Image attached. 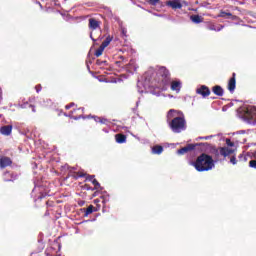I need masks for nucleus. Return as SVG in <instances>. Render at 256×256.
I'll use <instances>...</instances> for the list:
<instances>
[{
    "mask_svg": "<svg viewBox=\"0 0 256 256\" xmlns=\"http://www.w3.org/2000/svg\"><path fill=\"white\" fill-rule=\"evenodd\" d=\"M148 2L150 3V5H157V3H159V0H148Z\"/></svg>",
    "mask_w": 256,
    "mask_h": 256,
    "instance_id": "obj_24",
    "label": "nucleus"
},
{
    "mask_svg": "<svg viewBox=\"0 0 256 256\" xmlns=\"http://www.w3.org/2000/svg\"><path fill=\"white\" fill-rule=\"evenodd\" d=\"M226 145L225 147H220L218 149V153L222 155V157H229V155H234L235 148L233 142H231L230 139H226Z\"/></svg>",
    "mask_w": 256,
    "mask_h": 256,
    "instance_id": "obj_3",
    "label": "nucleus"
},
{
    "mask_svg": "<svg viewBox=\"0 0 256 256\" xmlns=\"http://www.w3.org/2000/svg\"><path fill=\"white\" fill-rule=\"evenodd\" d=\"M209 138H210L209 136L205 137V139H209Z\"/></svg>",
    "mask_w": 256,
    "mask_h": 256,
    "instance_id": "obj_32",
    "label": "nucleus"
},
{
    "mask_svg": "<svg viewBox=\"0 0 256 256\" xmlns=\"http://www.w3.org/2000/svg\"><path fill=\"white\" fill-rule=\"evenodd\" d=\"M191 21H193V23H201L202 19L199 15H194L191 16Z\"/></svg>",
    "mask_w": 256,
    "mask_h": 256,
    "instance_id": "obj_18",
    "label": "nucleus"
},
{
    "mask_svg": "<svg viewBox=\"0 0 256 256\" xmlns=\"http://www.w3.org/2000/svg\"><path fill=\"white\" fill-rule=\"evenodd\" d=\"M89 27L92 30V32L90 33V37H91L92 41H95V38H93V32L98 30V33H101V29L99 28V21H97L95 19H90Z\"/></svg>",
    "mask_w": 256,
    "mask_h": 256,
    "instance_id": "obj_4",
    "label": "nucleus"
},
{
    "mask_svg": "<svg viewBox=\"0 0 256 256\" xmlns=\"http://www.w3.org/2000/svg\"><path fill=\"white\" fill-rule=\"evenodd\" d=\"M254 159H256V152L254 153Z\"/></svg>",
    "mask_w": 256,
    "mask_h": 256,
    "instance_id": "obj_30",
    "label": "nucleus"
},
{
    "mask_svg": "<svg viewBox=\"0 0 256 256\" xmlns=\"http://www.w3.org/2000/svg\"><path fill=\"white\" fill-rule=\"evenodd\" d=\"M152 153H154V155H161V153H163V147L162 146H154L152 148Z\"/></svg>",
    "mask_w": 256,
    "mask_h": 256,
    "instance_id": "obj_14",
    "label": "nucleus"
},
{
    "mask_svg": "<svg viewBox=\"0 0 256 256\" xmlns=\"http://www.w3.org/2000/svg\"><path fill=\"white\" fill-rule=\"evenodd\" d=\"M228 157H230V163L232 165H237V158L233 154L229 155Z\"/></svg>",
    "mask_w": 256,
    "mask_h": 256,
    "instance_id": "obj_19",
    "label": "nucleus"
},
{
    "mask_svg": "<svg viewBox=\"0 0 256 256\" xmlns=\"http://www.w3.org/2000/svg\"><path fill=\"white\" fill-rule=\"evenodd\" d=\"M196 93L202 95V97H209V95H211V90H209L207 86H201L200 88H197Z\"/></svg>",
    "mask_w": 256,
    "mask_h": 256,
    "instance_id": "obj_7",
    "label": "nucleus"
},
{
    "mask_svg": "<svg viewBox=\"0 0 256 256\" xmlns=\"http://www.w3.org/2000/svg\"><path fill=\"white\" fill-rule=\"evenodd\" d=\"M249 167H252V169H256V159L255 160H251L249 162Z\"/></svg>",
    "mask_w": 256,
    "mask_h": 256,
    "instance_id": "obj_23",
    "label": "nucleus"
},
{
    "mask_svg": "<svg viewBox=\"0 0 256 256\" xmlns=\"http://www.w3.org/2000/svg\"><path fill=\"white\" fill-rule=\"evenodd\" d=\"M167 119L173 133H181V131H185V118L181 112L172 109L168 112Z\"/></svg>",
    "mask_w": 256,
    "mask_h": 256,
    "instance_id": "obj_1",
    "label": "nucleus"
},
{
    "mask_svg": "<svg viewBox=\"0 0 256 256\" xmlns=\"http://www.w3.org/2000/svg\"><path fill=\"white\" fill-rule=\"evenodd\" d=\"M212 91L214 95H218L219 97H222L223 95V88H221V86H214Z\"/></svg>",
    "mask_w": 256,
    "mask_h": 256,
    "instance_id": "obj_12",
    "label": "nucleus"
},
{
    "mask_svg": "<svg viewBox=\"0 0 256 256\" xmlns=\"http://www.w3.org/2000/svg\"><path fill=\"white\" fill-rule=\"evenodd\" d=\"M13 131V127L11 125L3 126L0 128L1 135H9Z\"/></svg>",
    "mask_w": 256,
    "mask_h": 256,
    "instance_id": "obj_10",
    "label": "nucleus"
},
{
    "mask_svg": "<svg viewBox=\"0 0 256 256\" xmlns=\"http://www.w3.org/2000/svg\"><path fill=\"white\" fill-rule=\"evenodd\" d=\"M73 105H75V104L72 103L71 105H66V109H71V107H73Z\"/></svg>",
    "mask_w": 256,
    "mask_h": 256,
    "instance_id": "obj_26",
    "label": "nucleus"
},
{
    "mask_svg": "<svg viewBox=\"0 0 256 256\" xmlns=\"http://www.w3.org/2000/svg\"><path fill=\"white\" fill-rule=\"evenodd\" d=\"M191 165L195 167L196 171H211L215 167V162L213 158L207 154L200 155L195 162H192Z\"/></svg>",
    "mask_w": 256,
    "mask_h": 256,
    "instance_id": "obj_2",
    "label": "nucleus"
},
{
    "mask_svg": "<svg viewBox=\"0 0 256 256\" xmlns=\"http://www.w3.org/2000/svg\"><path fill=\"white\" fill-rule=\"evenodd\" d=\"M21 107L25 108V107H27V106H26V105H22Z\"/></svg>",
    "mask_w": 256,
    "mask_h": 256,
    "instance_id": "obj_31",
    "label": "nucleus"
},
{
    "mask_svg": "<svg viewBox=\"0 0 256 256\" xmlns=\"http://www.w3.org/2000/svg\"><path fill=\"white\" fill-rule=\"evenodd\" d=\"M183 4L187 5V3L181 2V0H170L166 3V5H168V7H171L172 9H181V7H183Z\"/></svg>",
    "mask_w": 256,
    "mask_h": 256,
    "instance_id": "obj_5",
    "label": "nucleus"
},
{
    "mask_svg": "<svg viewBox=\"0 0 256 256\" xmlns=\"http://www.w3.org/2000/svg\"><path fill=\"white\" fill-rule=\"evenodd\" d=\"M171 91H175L179 93L181 91V82L180 81H173L170 86Z\"/></svg>",
    "mask_w": 256,
    "mask_h": 256,
    "instance_id": "obj_9",
    "label": "nucleus"
},
{
    "mask_svg": "<svg viewBox=\"0 0 256 256\" xmlns=\"http://www.w3.org/2000/svg\"><path fill=\"white\" fill-rule=\"evenodd\" d=\"M235 87H236V80H235V73H233V77L230 78L228 82V91H230V93H233V91H235Z\"/></svg>",
    "mask_w": 256,
    "mask_h": 256,
    "instance_id": "obj_8",
    "label": "nucleus"
},
{
    "mask_svg": "<svg viewBox=\"0 0 256 256\" xmlns=\"http://www.w3.org/2000/svg\"><path fill=\"white\" fill-rule=\"evenodd\" d=\"M113 39L110 37V36H108L106 39H105V41L101 44L104 48H106V47H109V44L111 43V41H112Z\"/></svg>",
    "mask_w": 256,
    "mask_h": 256,
    "instance_id": "obj_17",
    "label": "nucleus"
},
{
    "mask_svg": "<svg viewBox=\"0 0 256 256\" xmlns=\"http://www.w3.org/2000/svg\"><path fill=\"white\" fill-rule=\"evenodd\" d=\"M116 143H125L127 141V137L123 134H117L115 136Z\"/></svg>",
    "mask_w": 256,
    "mask_h": 256,
    "instance_id": "obj_13",
    "label": "nucleus"
},
{
    "mask_svg": "<svg viewBox=\"0 0 256 256\" xmlns=\"http://www.w3.org/2000/svg\"><path fill=\"white\" fill-rule=\"evenodd\" d=\"M159 88H160L162 91H165V89H167V86H159Z\"/></svg>",
    "mask_w": 256,
    "mask_h": 256,
    "instance_id": "obj_25",
    "label": "nucleus"
},
{
    "mask_svg": "<svg viewBox=\"0 0 256 256\" xmlns=\"http://www.w3.org/2000/svg\"><path fill=\"white\" fill-rule=\"evenodd\" d=\"M32 111L35 112V108H33Z\"/></svg>",
    "mask_w": 256,
    "mask_h": 256,
    "instance_id": "obj_33",
    "label": "nucleus"
},
{
    "mask_svg": "<svg viewBox=\"0 0 256 256\" xmlns=\"http://www.w3.org/2000/svg\"><path fill=\"white\" fill-rule=\"evenodd\" d=\"M105 51V48L101 45L95 52L96 57H101L103 55V52Z\"/></svg>",
    "mask_w": 256,
    "mask_h": 256,
    "instance_id": "obj_16",
    "label": "nucleus"
},
{
    "mask_svg": "<svg viewBox=\"0 0 256 256\" xmlns=\"http://www.w3.org/2000/svg\"><path fill=\"white\" fill-rule=\"evenodd\" d=\"M193 149L191 146H186L184 148H181L180 150L177 151L178 155H185V153L191 151Z\"/></svg>",
    "mask_w": 256,
    "mask_h": 256,
    "instance_id": "obj_15",
    "label": "nucleus"
},
{
    "mask_svg": "<svg viewBox=\"0 0 256 256\" xmlns=\"http://www.w3.org/2000/svg\"><path fill=\"white\" fill-rule=\"evenodd\" d=\"M158 75H161L163 77L162 83L163 85L167 84V77H169V71L165 67H160L158 70Z\"/></svg>",
    "mask_w": 256,
    "mask_h": 256,
    "instance_id": "obj_6",
    "label": "nucleus"
},
{
    "mask_svg": "<svg viewBox=\"0 0 256 256\" xmlns=\"http://www.w3.org/2000/svg\"><path fill=\"white\" fill-rule=\"evenodd\" d=\"M91 213H93V205H90L85 212V216L87 217V215H91Z\"/></svg>",
    "mask_w": 256,
    "mask_h": 256,
    "instance_id": "obj_21",
    "label": "nucleus"
},
{
    "mask_svg": "<svg viewBox=\"0 0 256 256\" xmlns=\"http://www.w3.org/2000/svg\"><path fill=\"white\" fill-rule=\"evenodd\" d=\"M88 180L91 181L96 187H99V182L94 179L93 176H90Z\"/></svg>",
    "mask_w": 256,
    "mask_h": 256,
    "instance_id": "obj_22",
    "label": "nucleus"
},
{
    "mask_svg": "<svg viewBox=\"0 0 256 256\" xmlns=\"http://www.w3.org/2000/svg\"><path fill=\"white\" fill-rule=\"evenodd\" d=\"M247 111L252 114V115H255L256 113V107L255 106H250L248 107Z\"/></svg>",
    "mask_w": 256,
    "mask_h": 256,
    "instance_id": "obj_20",
    "label": "nucleus"
},
{
    "mask_svg": "<svg viewBox=\"0 0 256 256\" xmlns=\"http://www.w3.org/2000/svg\"><path fill=\"white\" fill-rule=\"evenodd\" d=\"M36 91L39 93V91H41V86H36Z\"/></svg>",
    "mask_w": 256,
    "mask_h": 256,
    "instance_id": "obj_27",
    "label": "nucleus"
},
{
    "mask_svg": "<svg viewBox=\"0 0 256 256\" xmlns=\"http://www.w3.org/2000/svg\"><path fill=\"white\" fill-rule=\"evenodd\" d=\"M11 165V159L7 157L0 158V167L3 169L5 167H9Z\"/></svg>",
    "mask_w": 256,
    "mask_h": 256,
    "instance_id": "obj_11",
    "label": "nucleus"
},
{
    "mask_svg": "<svg viewBox=\"0 0 256 256\" xmlns=\"http://www.w3.org/2000/svg\"><path fill=\"white\" fill-rule=\"evenodd\" d=\"M98 121H100V123H105L107 120H101V118H98Z\"/></svg>",
    "mask_w": 256,
    "mask_h": 256,
    "instance_id": "obj_28",
    "label": "nucleus"
},
{
    "mask_svg": "<svg viewBox=\"0 0 256 256\" xmlns=\"http://www.w3.org/2000/svg\"><path fill=\"white\" fill-rule=\"evenodd\" d=\"M74 119H78L77 117H75Z\"/></svg>",
    "mask_w": 256,
    "mask_h": 256,
    "instance_id": "obj_34",
    "label": "nucleus"
},
{
    "mask_svg": "<svg viewBox=\"0 0 256 256\" xmlns=\"http://www.w3.org/2000/svg\"><path fill=\"white\" fill-rule=\"evenodd\" d=\"M1 95H3V92H2V90H1V88H0V97H1Z\"/></svg>",
    "mask_w": 256,
    "mask_h": 256,
    "instance_id": "obj_29",
    "label": "nucleus"
}]
</instances>
